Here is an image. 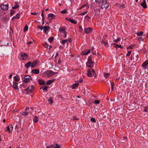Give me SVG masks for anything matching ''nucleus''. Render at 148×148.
Masks as SVG:
<instances>
[{
  "label": "nucleus",
  "instance_id": "69168bd1",
  "mask_svg": "<svg viewBox=\"0 0 148 148\" xmlns=\"http://www.w3.org/2000/svg\"><path fill=\"white\" fill-rule=\"evenodd\" d=\"M73 120H78V119L75 116H73Z\"/></svg>",
  "mask_w": 148,
  "mask_h": 148
},
{
  "label": "nucleus",
  "instance_id": "0eeeda50",
  "mask_svg": "<svg viewBox=\"0 0 148 148\" xmlns=\"http://www.w3.org/2000/svg\"><path fill=\"white\" fill-rule=\"evenodd\" d=\"M25 111L24 112H23L21 113V114L22 115L24 116H27L28 115L29 112V108L28 107H26L25 109Z\"/></svg>",
  "mask_w": 148,
  "mask_h": 148
},
{
  "label": "nucleus",
  "instance_id": "ea45409f",
  "mask_svg": "<svg viewBox=\"0 0 148 148\" xmlns=\"http://www.w3.org/2000/svg\"><path fill=\"white\" fill-rule=\"evenodd\" d=\"M143 32L140 31V32H138V33H137L136 34L138 36H140L143 34Z\"/></svg>",
  "mask_w": 148,
  "mask_h": 148
},
{
  "label": "nucleus",
  "instance_id": "052dcab7",
  "mask_svg": "<svg viewBox=\"0 0 148 148\" xmlns=\"http://www.w3.org/2000/svg\"><path fill=\"white\" fill-rule=\"evenodd\" d=\"M54 146V145H52L49 146H47V148H51V147H52L53 148V147Z\"/></svg>",
  "mask_w": 148,
  "mask_h": 148
},
{
  "label": "nucleus",
  "instance_id": "58836bf2",
  "mask_svg": "<svg viewBox=\"0 0 148 148\" xmlns=\"http://www.w3.org/2000/svg\"><path fill=\"white\" fill-rule=\"evenodd\" d=\"M68 41V40L65 39V40H62V42L63 44H64L66 43Z\"/></svg>",
  "mask_w": 148,
  "mask_h": 148
},
{
  "label": "nucleus",
  "instance_id": "4468645a",
  "mask_svg": "<svg viewBox=\"0 0 148 148\" xmlns=\"http://www.w3.org/2000/svg\"><path fill=\"white\" fill-rule=\"evenodd\" d=\"M13 85L12 86V87L15 90H17L18 89V83L16 82H13Z\"/></svg>",
  "mask_w": 148,
  "mask_h": 148
},
{
  "label": "nucleus",
  "instance_id": "79ce46f5",
  "mask_svg": "<svg viewBox=\"0 0 148 148\" xmlns=\"http://www.w3.org/2000/svg\"><path fill=\"white\" fill-rule=\"evenodd\" d=\"M10 128L8 126L7 127V130H6V131H8L10 133L12 132V130H10Z\"/></svg>",
  "mask_w": 148,
  "mask_h": 148
},
{
  "label": "nucleus",
  "instance_id": "e433bc0d",
  "mask_svg": "<svg viewBox=\"0 0 148 148\" xmlns=\"http://www.w3.org/2000/svg\"><path fill=\"white\" fill-rule=\"evenodd\" d=\"M111 90L112 91L114 90L113 89V86L114 85V82H111Z\"/></svg>",
  "mask_w": 148,
  "mask_h": 148
},
{
  "label": "nucleus",
  "instance_id": "9b49d317",
  "mask_svg": "<svg viewBox=\"0 0 148 148\" xmlns=\"http://www.w3.org/2000/svg\"><path fill=\"white\" fill-rule=\"evenodd\" d=\"M93 30L92 28L91 27H89L84 29V32L86 34H88L92 31Z\"/></svg>",
  "mask_w": 148,
  "mask_h": 148
},
{
  "label": "nucleus",
  "instance_id": "412c9836",
  "mask_svg": "<svg viewBox=\"0 0 148 148\" xmlns=\"http://www.w3.org/2000/svg\"><path fill=\"white\" fill-rule=\"evenodd\" d=\"M94 12H95L96 14H99L100 12V9L96 8L94 9Z\"/></svg>",
  "mask_w": 148,
  "mask_h": 148
},
{
  "label": "nucleus",
  "instance_id": "6e6552de",
  "mask_svg": "<svg viewBox=\"0 0 148 148\" xmlns=\"http://www.w3.org/2000/svg\"><path fill=\"white\" fill-rule=\"evenodd\" d=\"M54 72L51 70H49L46 72V74L49 77H52L54 75Z\"/></svg>",
  "mask_w": 148,
  "mask_h": 148
},
{
  "label": "nucleus",
  "instance_id": "37998d69",
  "mask_svg": "<svg viewBox=\"0 0 148 148\" xmlns=\"http://www.w3.org/2000/svg\"><path fill=\"white\" fill-rule=\"evenodd\" d=\"M60 12L62 14H65L67 12V11L66 9H64V10L61 11Z\"/></svg>",
  "mask_w": 148,
  "mask_h": 148
},
{
  "label": "nucleus",
  "instance_id": "de8ad7c7",
  "mask_svg": "<svg viewBox=\"0 0 148 148\" xmlns=\"http://www.w3.org/2000/svg\"><path fill=\"white\" fill-rule=\"evenodd\" d=\"M84 6V7H86V9H88L89 8V5L88 3H86L84 4L83 5Z\"/></svg>",
  "mask_w": 148,
  "mask_h": 148
},
{
  "label": "nucleus",
  "instance_id": "338daca9",
  "mask_svg": "<svg viewBox=\"0 0 148 148\" xmlns=\"http://www.w3.org/2000/svg\"><path fill=\"white\" fill-rule=\"evenodd\" d=\"M33 43V42L32 41H29L27 43V44L28 45H29L30 44H32Z\"/></svg>",
  "mask_w": 148,
  "mask_h": 148
},
{
  "label": "nucleus",
  "instance_id": "f3484780",
  "mask_svg": "<svg viewBox=\"0 0 148 148\" xmlns=\"http://www.w3.org/2000/svg\"><path fill=\"white\" fill-rule=\"evenodd\" d=\"M24 90L26 91V94H30L32 92L31 90L29 88V87L25 89Z\"/></svg>",
  "mask_w": 148,
  "mask_h": 148
},
{
  "label": "nucleus",
  "instance_id": "1a4fd4ad",
  "mask_svg": "<svg viewBox=\"0 0 148 148\" xmlns=\"http://www.w3.org/2000/svg\"><path fill=\"white\" fill-rule=\"evenodd\" d=\"M38 64V62L37 60H35L33 61L32 63H31V67L32 68H33L35 66H37Z\"/></svg>",
  "mask_w": 148,
  "mask_h": 148
},
{
  "label": "nucleus",
  "instance_id": "393cba45",
  "mask_svg": "<svg viewBox=\"0 0 148 148\" xmlns=\"http://www.w3.org/2000/svg\"><path fill=\"white\" fill-rule=\"evenodd\" d=\"M113 45H115L114 47L115 48L119 47L121 49L123 48V47H122V46L121 45H118L116 44V43H113Z\"/></svg>",
  "mask_w": 148,
  "mask_h": 148
},
{
  "label": "nucleus",
  "instance_id": "5701e85b",
  "mask_svg": "<svg viewBox=\"0 0 148 148\" xmlns=\"http://www.w3.org/2000/svg\"><path fill=\"white\" fill-rule=\"evenodd\" d=\"M139 55L138 54H134L133 55V59H135L136 60H138V58H139Z\"/></svg>",
  "mask_w": 148,
  "mask_h": 148
},
{
  "label": "nucleus",
  "instance_id": "cd10ccee",
  "mask_svg": "<svg viewBox=\"0 0 148 148\" xmlns=\"http://www.w3.org/2000/svg\"><path fill=\"white\" fill-rule=\"evenodd\" d=\"M38 119L36 116H34V118L33 119V121L34 122L36 123L38 121Z\"/></svg>",
  "mask_w": 148,
  "mask_h": 148
},
{
  "label": "nucleus",
  "instance_id": "c85d7f7f",
  "mask_svg": "<svg viewBox=\"0 0 148 148\" xmlns=\"http://www.w3.org/2000/svg\"><path fill=\"white\" fill-rule=\"evenodd\" d=\"M54 38L53 37H50L48 39V40L50 42V43H51L53 41V40H54Z\"/></svg>",
  "mask_w": 148,
  "mask_h": 148
},
{
  "label": "nucleus",
  "instance_id": "c03bdc74",
  "mask_svg": "<svg viewBox=\"0 0 148 148\" xmlns=\"http://www.w3.org/2000/svg\"><path fill=\"white\" fill-rule=\"evenodd\" d=\"M134 45H130L128 47H127V49H132L133 47H134Z\"/></svg>",
  "mask_w": 148,
  "mask_h": 148
},
{
  "label": "nucleus",
  "instance_id": "09e8293b",
  "mask_svg": "<svg viewBox=\"0 0 148 148\" xmlns=\"http://www.w3.org/2000/svg\"><path fill=\"white\" fill-rule=\"evenodd\" d=\"M48 86H45L42 89L43 90L47 91Z\"/></svg>",
  "mask_w": 148,
  "mask_h": 148
},
{
  "label": "nucleus",
  "instance_id": "4d7b16f0",
  "mask_svg": "<svg viewBox=\"0 0 148 148\" xmlns=\"http://www.w3.org/2000/svg\"><path fill=\"white\" fill-rule=\"evenodd\" d=\"M85 18H86V19L88 20L89 19H90V17H89V16H88V15H86L85 17Z\"/></svg>",
  "mask_w": 148,
  "mask_h": 148
},
{
  "label": "nucleus",
  "instance_id": "e2e57ef3",
  "mask_svg": "<svg viewBox=\"0 0 148 148\" xmlns=\"http://www.w3.org/2000/svg\"><path fill=\"white\" fill-rule=\"evenodd\" d=\"M79 31H81L83 29L82 28V27L81 26H79Z\"/></svg>",
  "mask_w": 148,
  "mask_h": 148
},
{
  "label": "nucleus",
  "instance_id": "864d4df0",
  "mask_svg": "<svg viewBox=\"0 0 148 148\" xmlns=\"http://www.w3.org/2000/svg\"><path fill=\"white\" fill-rule=\"evenodd\" d=\"M144 111L146 112H148V107L146 106L145 107Z\"/></svg>",
  "mask_w": 148,
  "mask_h": 148
},
{
  "label": "nucleus",
  "instance_id": "f8f14e48",
  "mask_svg": "<svg viewBox=\"0 0 148 148\" xmlns=\"http://www.w3.org/2000/svg\"><path fill=\"white\" fill-rule=\"evenodd\" d=\"M28 55L25 53H22L21 54L22 59L23 60H26L28 58Z\"/></svg>",
  "mask_w": 148,
  "mask_h": 148
},
{
  "label": "nucleus",
  "instance_id": "a18cd8bd",
  "mask_svg": "<svg viewBox=\"0 0 148 148\" xmlns=\"http://www.w3.org/2000/svg\"><path fill=\"white\" fill-rule=\"evenodd\" d=\"M101 43H103L104 45L105 46L107 45L108 44V42H106L103 40H102L101 41Z\"/></svg>",
  "mask_w": 148,
  "mask_h": 148
},
{
  "label": "nucleus",
  "instance_id": "2eb2a0df",
  "mask_svg": "<svg viewBox=\"0 0 148 148\" xmlns=\"http://www.w3.org/2000/svg\"><path fill=\"white\" fill-rule=\"evenodd\" d=\"M55 79H52L49 80L47 81L46 84L47 85H49L51 84L55 80Z\"/></svg>",
  "mask_w": 148,
  "mask_h": 148
},
{
  "label": "nucleus",
  "instance_id": "bf43d9fd",
  "mask_svg": "<svg viewBox=\"0 0 148 148\" xmlns=\"http://www.w3.org/2000/svg\"><path fill=\"white\" fill-rule=\"evenodd\" d=\"M38 27L39 29L42 30V29L43 28V27L42 26H38Z\"/></svg>",
  "mask_w": 148,
  "mask_h": 148
},
{
  "label": "nucleus",
  "instance_id": "603ef678",
  "mask_svg": "<svg viewBox=\"0 0 148 148\" xmlns=\"http://www.w3.org/2000/svg\"><path fill=\"white\" fill-rule=\"evenodd\" d=\"M131 53V51H128L127 53L126 54V56H130V54Z\"/></svg>",
  "mask_w": 148,
  "mask_h": 148
},
{
  "label": "nucleus",
  "instance_id": "7c9ffc66",
  "mask_svg": "<svg viewBox=\"0 0 148 148\" xmlns=\"http://www.w3.org/2000/svg\"><path fill=\"white\" fill-rule=\"evenodd\" d=\"M20 14L19 13H18L17 14L16 16H14L15 17V18L17 19H19L20 18Z\"/></svg>",
  "mask_w": 148,
  "mask_h": 148
},
{
  "label": "nucleus",
  "instance_id": "49530a36",
  "mask_svg": "<svg viewBox=\"0 0 148 148\" xmlns=\"http://www.w3.org/2000/svg\"><path fill=\"white\" fill-rule=\"evenodd\" d=\"M43 46L46 48H48L49 45H47V43H45L43 45Z\"/></svg>",
  "mask_w": 148,
  "mask_h": 148
},
{
  "label": "nucleus",
  "instance_id": "5fc2aeb1",
  "mask_svg": "<svg viewBox=\"0 0 148 148\" xmlns=\"http://www.w3.org/2000/svg\"><path fill=\"white\" fill-rule=\"evenodd\" d=\"M34 86H31V88L30 89L31 90L32 92L34 90Z\"/></svg>",
  "mask_w": 148,
  "mask_h": 148
},
{
  "label": "nucleus",
  "instance_id": "9d476101",
  "mask_svg": "<svg viewBox=\"0 0 148 148\" xmlns=\"http://www.w3.org/2000/svg\"><path fill=\"white\" fill-rule=\"evenodd\" d=\"M65 19L66 20L71 22L73 24H76L77 23V21L73 19H71L69 18H65Z\"/></svg>",
  "mask_w": 148,
  "mask_h": 148
},
{
  "label": "nucleus",
  "instance_id": "6e6d98bb",
  "mask_svg": "<svg viewBox=\"0 0 148 148\" xmlns=\"http://www.w3.org/2000/svg\"><path fill=\"white\" fill-rule=\"evenodd\" d=\"M8 126L10 127V129H11V130H12L13 128V125L11 124H10Z\"/></svg>",
  "mask_w": 148,
  "mask_h": 148
},
{
  "label": "nucleus",
  "instance_id": "bb28decb",
  "mask_svg": "<svg viewBox=\"0 0 148 148\" xmlns=\"http://www.w3.org/2000/svg\"><path fill=\"white\" fill-rule=\"evenodd\" d=\"M78 83L74 84L72 86V88L75 89L76 87H77L79 85Z\"/></svg>",
  "mask_w": 148,
  "mask_h": 148
},
{
  "label": "nucleus",
  "instance_id": "13d9d810",
  "mask_svg": "<svg viewBox=\"0 0 148 148\" xmlns=\"http://www.w3.org/2000/svg\"><path fill=\"white\" fill-rule=\"evenodd\" d=\"M86 52L85 51H83L82 53V55H87L88 54H86Z\"/></svg>",
  "mask_w": 148,
  "mask_h": 148
},
{
  "label": "nucleus",
  "instance_id": "4c0bfd02",
  "mask_svg": "<svg viewBox=\"0 0 148 148\" xmlns=\"http://www.w3.org/2000/svg\"><path fill=\"white\" fill-rule=\"evenodd\" d=\"M60 145H59L58 144H57L55 145H54L53 148H60Z\"/></svg>",
  "mask_w": 148,
  "mask_h": 148
},
{
  "label": "nucleus",
  "instance_id": "774afa93",
  "mask_svg": "<svg viewBox=\"0 0 148 148\" xmlns=\"http://www.w3.org/2000/svg\"><path fill=\"white\" fill-rule=\"evenodd\" d=\"M12 74L10 73V74L9 76V79H11L12 77Z\"/></svg>",
  "mask_w": 148,
  "mask_h": 148
},
{
  "label": "nucleus",
  "instance_id": "72a5a7b5",
  "mask_svg": "<svg viewBox=\"0 0 148 148\" xmlns=\"http://www.w3.org/2000/svg\"><path fill=\"white\" fill-rule=\"evenodd\" d=\"M28 27L26 25L25 26L24 29L23 31L24 32L26 31L28 29Z\"/></svg>",
  "mask_w": 148,
  "mask_h": 148
},
{
  "label": "nucleus",
  "instance_id": "473e14b6",
  "mask_svg": "<svg viewBox=\"0 0 148 148\" xmlns=\"http://www.w3.org/2000/svg\"><path fill=\"white\" fill-rule=\"evenodd\" d=\"M19 7V5H18V4H16L12 8V9H16V8H18Z\"/></svg>",
  "mask_w": 148,
  "mask_h": 148
},
{
  "label": "nucleus",
  "instance_id": "a19ab883",
  "mask_svg": "<svg viewBox=\"0 0 148 148\" xmlns=\"http://www.w3.org/2000/svg\"><path fill=\"white\" fill-rule=\"evenodd\" d=\"M87 12H88V11H85L83 12H82V13H81L80 14H79V15L83 16V15H85Z\"/></svg>",
  "mask_w": 148,
  "mask_h": 148
},
{
  "label": "nucleus",
  "instance_id": "0e129e2a",
  "mask_svg": "<svg viewBox=\"0 0 148 148\" xmlns=\"http://www.w3.org/2000/svg\"><path fill=\"white\" fill-rule=\"evenodd\" d=\"M58 63L59 64H60L61 63V58H59L58 60Z\"/></svg>",
  "mask_w": 148,
  "mask_h": 148
},
{
  "label": "nucleus",
  "instance_id": "a211bd4d",
  "mask_svg": "<svg viewBox=\"0 0 148 148\" xmlns=\"http://www.w3.org/2000/svg\"><path fill=\"white\" fill-rule=\"evenodd\" d=\"M140 5L144 8H147V6L146 4L145 0H144L143 3H142Z\"/></svg>",
  "mask_w": 148,
  "mask_h": 148
},
{
  "label": "nucleus",
  "instance_id": "8fccbe9b",
  "mask_svg": "<svg viewBox=\"0 0 148 148\" xmlns=\"http://www.w3.org/2000/svg\"><path fill=\"white\" fill-rule=\"evenodd\" d=\"M100 103V101L99 100H95V103L96 104H99Z\"/></svg>",
  "mask_w": 148,
  "mask_h": 148
},
{
  "label": "nucleus",
  "instance_id": "4be33fe9",
  "mask_svg": "<svg viewBox=\"0 0 148 148\" xmlns=\"http://www.w3.org/2000/svg\"><path fill=\"white\" fill-rule=\"evenodd\" d=\"M148 65V59L144 62L142 66V67H145L146 66Z\"/></svg>",
  "mask_w": 148,
  "mask_h": 148
},
{
  "label": "nucleus",
  "instance_id": "c9c22d12",
  "mask_svg": "<svg viewBox=\"0 0 148 148\" xmlns=\"http://www.w3.org/2000/svg\"><path fill=\"white\" fill-rule=\"evenodd\" d=\"M120 38H118L114 40L113 41L116 43H118L120 41Z\"/></svg>",
  "mask_w": 148,
  "mask_h": 148
},
{
  "label": "nucleus",
  "instance_id": "b1692460",
  "mask_svg": "<svg viewBox=\"0 0 148 148\" xmlns=\"http://www.w3.org/2000/svg\"><path fill=\"white\" fill-rule=\"evenodd\" d=\"M14 78L15 81L18 82L20 80V78L18 75H16L14 77Z\"/></svg>",
  "mask_w": 148,
  "mask_h": 148
},
{
  "label": "nucleus",
  "instance_id": "680f3d73",
  "mask_svg": "<svg viewBox=\"0 0 148 148\" xmlns=\"http://www.w3.org/2000/svg\"><path fill=\"white\" fill-rule=\"evenodd\" d=\"M83 81V78L81 77V80L77 81V82H82Z\"/></svg>",
  "mask_w": 148,
  "mask_h": 148
},
{
  "label": "nucleus",
  "instance_id": "2f4dec72",
  "mask_svg": "<svg viewBox=\"0 0 148 148\" xmlns=\"http://www.w3.org/2000/svg\"><path fill=\"white\" fill-rule=\"evenodd\" d=\"M109 75H110L108 73H105L104 74V77L106 78H107Z\"/></svg>",
  "mask_w": 148,
  "mask_h": 148
},
{
  "label": "nucleus",
  "instance_id": "f257e3e1",
  "mask_svg": "<svg viewBox=\"0 0 148 148\" xmlns=\"http://www.w3.org/2000/svg\"><path fill=\"white\" fill-rule=\"evenodd\" d=\"M108 0H95L96 2L99 3L100 8L102 9H107L109 7V3L107 2Z\"/></svg>",
  "mask_w": 148,
  "mask_h": 148
},
{
  "label": "nucleus",
  "instance_id": "a878e982",
  "mask_svg": "<svg viewBox=\"0 0 148 148\" xmlns=\"http://www.w3.org/2000/svg\"><path fill=\"white\" fill-rule=\"evenodd\" d=\"M44 32L46 33L50 28V27L48 26H44Z\"/></svg>",
  "mask_w": 148,
  "mask_h": 148
},
{
  "label": "nucleus",
  "instance_id": "f704fd0d",
  "mask_svg": "<svg viewBox=\"0 0 148 148\" xmlns=\"http://www.w3.org/2000/svg\"><path fill=\"white\" fill-rule=\"evenodd\" d=\"M16 11L14 10H11L10 12V15L11 16H12L13 14Z\"/></svg>",
  "mask_w": 148,
  "mask_h": 148
},
{
  "label": "nucleus",
  "instance_id": "c756f323",
  "mask_svg": "<svg viewBox=\"0 0 148 148\" xmlns=\"http://www.w3.org/2000/svg\"><path fill=\"white\" fill-rule=\"evenodd\" d=\"M48 101L50 104H51L53 102V99L52 97H50L48 99Z\"/></svg>",
  "mask_w": 148,
  "mask_h": 148
},
{
  "label": "nucleus",
  "instance_id": "dca6fc26",
  "mask_svg": "<svg viewBox=\"0 0 148 148\" xmlns=\"http://www.w3.org/2000/svg\"><path fill=\"white\" fill-rule=\"evenodd\" d=\"M32 72L34 74H38L39 73V70L38 69H33L32 70Z\"/></svg>",
  "mask_w": 148,
  "mask_h": 148
},
{
  "label": "nucleus",
  "instance_id": "aec40b11",
  "mask_svg": "<svg viewBox=\"0 0 148 148\" xmlns=\"http://www.w3.org/2000/svg\"><path fill=\"white\" fill-rule=\"evenodd\" d=\"M31 62L30 61L28 62L27 63L25 64V66L26 68L27 69L29 68L30 66H31Z\"/></svg>",
  "mask_w": 148,
  "mask_h": 148
},
{
  "label": "nucleus",
  "instance_id": "f03ea898",
  "mask_svg": "<svg viewBox=\"0 0 148 148\" xmlns=\"http://www.w3.org/2000/svg\"><path fill=\"white\" fill-rule=\"evenodd\" d=\"M86 74L89 77H92L93 76L95 77L96 76L95 70L92 69H87Z\"/></svg>",
  "mask_w": 148,
  "mask_h": 148
},
{
  "label": "nucleus",
  "instance_id": "7ed1b4c3",
  "mask_svg": "<svg viewBox=\"0 0 148 148\" xmlns=\"http://www.w3.org/2000/svg\"><path fill=\"white\" fill-rule=\"evenodd\" d=\"M86 66L88 68L92 67L94 66L95 62L92 60L90 56L88 57V59L87 62H86Z\"/></svg>",
  "mask_w": 148,
  "mask_h": 148
},
{
  "label": "nucleus",
  "instance_id": "6ab92c4d",
  "mask_svg": "<svg viewBox=\"0 0 148 148\" xmlns=\"http://www.w3.org/2000/svg\"><path fill=\"white\" fill-rule=\"evenodd\" d=\"M38 82L39 84L40 85H44L45 84V82L43 80L39 79Z\"/></svg>",
  "mask_w": 148,
  "mask_h": 148
},
{
  "label": "nucleus",
  "instance_id": "39448f33",
  "mask_svg": "<svg viewBox=\"0 0 148 148\" xmlns=\"http://www.w3.org/2000/svg\"><path fill=\"white\" fill-rule=\"evenodd\" d=\"M56 16L52 13L49 14L48 15L47 19L50 22H51L52 19L55 18Z\"/></svg>",
  "mask_w": 148,
  "mask_h": 148
},
{
  "label": "nucleus",
  "instance_id": "3c124183",
  "mask_svg": "<svg viewBox=\"0 0 148 148\" xmlns=\"http://www.w3.org/2000/svg\"><path fill=\"white\" fill-rule=\"evenodd\" d=\"M90 120L91 121L93 122H94L95 123L96 122V120L94 118H93V117Z\"/></svg>",
  "mask_w": 148,
  "mask_h": 148
},
{
  "label": "nucleus",
  "instance_id": "20e7f679",
  "mask_svg": "<svg viewBox=\"0 0 148 148\" xmlns=\"http://www.w3.org/2000/svg\"><path fill=\"white\" fill-rule=\"evenodd\" d=\"M24 79L23 80V82L25 83H27L30 81V80H32V78L31 76L28 75H25L24 77Z\"/></svg>",
  "mask_w": 148,
  "mask_h": 148
},
{
  "label": "nucleus",
  "instance_id": "ddd939ff",
  "mask_svg": "<svg viewBox=\"0 0 148 148\" xmlns=\"http://www.w3.org/2000/svg\"><path fill=\"white\" fill-rule=\"evenodd\" d=\"M66 29V28L65 26H63L61 28H59V31L60 32H62L63 33L64 32H66L65 31Z\"/></svg>",
  "mask_w": 148,
  "mask_h": 148
},
{
  "label": "nucleus",
  "instance_id": "423d86ee",
  "mask_svg": "<svg viewBox=\"0 0 148 148\" xmlns=\"http://www.w3.org/2000/svg\"><path fill=\"white\" fill-rule=\"evenodd\" d=\"M9 5L8 4L4 5L1 4L0 5V8L4 10H7L8 9Z\"/></svg>",
  "mask_w": 148,
  "mask_h": 148
}]
</instances>
